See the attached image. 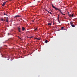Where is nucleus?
I'll return each instance as SVG.
<instances>
[{
  "label": "nucleus",
  "instance_id": "obj_1",
  "mask_svg": "<svg viewBox=\"0 0 77 77\" xmlns=\"http://www.w3.org/2000/svg\"><path fill=\"white\" fill-rule=\"evenodd\" d=\"M68 15L69 16V17L70 18H71V17H74V14H69Z\"/></svg>",
  "mask_w": 77,
  "mask_h": 77
},
{
  "label": "nucleus",
  "instance_id": "obj_2",
  "mask_svg": "<svg viewBox=\"0 0 77 77\" xmlns=\"http://www.w3.org/2000/svg\"><path fill=\"white\" fill-rule=\"evenodd\" d=\"M52 7H53V8H54L55 9L56 11L57 10L58 8L55 7L53 5H52Z\"/></svg>",
  "mask_w": 77,
  "mask_h": 77
},
{
  "label": "nucleus",
  "instance_id": "obj_3",
  "mask_svg": "<svg viewBox=\"0 0 77 77\" xmlns=\"http://www.w3.org/2000/svg\"><path fill=\"white\" fill-rule=\"evenodd\" d=\"M21 17L20 16V15H17L16 16H15L14 17V18H17V17Z\"/></svg>",
  "mask_w": 77,
  "mask_h": 77
},
{
  "label": "nucleus",
  "instance_id": "obj_4",
  "mask_svg": "<svg viewBox=\"0 0 77 77\" xmlns=\"http://www.w3.org/2000/svg\"><path fill=\"white\" fill-rule=\"evenodd\" d=\"M57 10H58V11H59L60 12L61 14H63V13H62V12L61 11V10H60V9L58 8V9H57Z\"/></svg>",
  "mask_w": 77,
  "mask_h": 77
},
{
  "label": "nucleus",
  "instance_id": "obj_5",
  "mask_svg": "<svg viewBox=\"0 0 77 77\" xmlns=\"http://www.w3.org/2000/svg\"><path fill=\"white\" fill-rule=\"evenodd\" d=\"M7 2H4L3 4H2V6L3 7L5 6V4H6V3Z\"/></svg>",
  "mask_w": 77,
  "mask_h": 77
},
{
  "label": "nucleus",
  "instance_id": "obj_6",
  "mask_svg": "<svg viewBox=\"0 0 77 77\" xmlns=\"http://www.w3.org/2000/svg\"><path fill=\"white\" fill-rule=\"evenodd\" d=\"M18 30L19 32H21V31H20V29H21V28L19 27H18Z\"/></svg>",
  "mask_w": 77,
  "mask_h": 77
},
{
  "label": "nucleus",
  "instance_id": "obj_7",
  "mask_svg": "<svg viewBox=\"0 0 77 77\" xmlns=\"http://www.w3.org/2000/svg\"><path fill=\"white\" fill-rule=\"evenodd\" d=\"M22 30L23 31H24V30H25V28L24 27H22Z\"/></svg>",
  "mask_w": 77,
  "mask_h": 77
},
{
  "label": "nucleus",
  "instance_id": "obj_8",
  "mask_svg": "<svg viewBox=\"0 0 77 77\" xmlns=\"http://www.w3.org/2000/svg\"><path fill=\"white\" fill-rule=\"evenodd\" d=\"M47 42H48V41L47 40H46L45 42V43H46V44H47Z\"/></svg>",
  "mask_w": 77,
  "mask_h": 77
},
{
  "label": "nucleus",
  "instance_id": "obj_9",
  "mask_svg": "<svg viewBox=\"0 0 77 77\" xmlns=\"http://www.w3.org/2000/svg\"><path fill=\"white\" fill-rule=\"evenodd\" d=\"M48 26H51V23H48Z\"/></svg>",
  "mask_w": 77,
  "mask_h": 77
},
{
  "label": "nucleus",
  "instance_id": "obj_10",
  "mask_svg": "<svg viewBox=\"0 0 77 77\" xmlns=\"http://www.w3.org/2000/svg\"><path fill=\"white\" fill-rule=\"evenodd\" d=\"M37 40H41V38H37Z\"/></svg>",
  "mask_w": 77,
  "mask_h": 77
},
{
  "label": "nucleus",
  "instance_id": "obj_11",
  "mask_svg": "<svg viewBox=\"0 0 77 77\" xmlns=\"http://www.w3.org/2000/svg\"><path fill=\"white\" fill-rule=\"evenodd\" d=\"M71 26L72 27H75V25H74L72 24Z\"/></svg>",
  "mask_w": 77,
  "mask_h": 77
},
{
  "label": "nucleus",
  "instance_id": "obj_12",
  "mask_svg": "<svg viewBox=\"0 0 77 77\" xmlns=\"http://www.w3.org/2000/svg\"><path fill=\"white\" fill-rule=\"evenodd\" d=\"M48 12V13L49 14H50L51 15H52V14H53V13H51V12H50V11L49 12Z\"/></svg>",
  "mask_w": 77,
  "mask_h": 77
},
{
  "label": "nucleus",
  "instance_id": "obj_13",
  "mask_svg": "<svg viewBox=\"0 0 77 77\" xmlns=\"http://www.w3.org/2000/svg\"><path fill=\"white\" fill-rule=\"evenodd\" d=\"M8 18L7 17V19H6V22H7V23H8Z\"/></svg>",
  "mask_w": 77,
  "mask_h": 77
},
{
  "label": "nucleus",
  "instance_id": "obj_14",
  "mask_svg": "<svg viewBox=\"0 0 77 77\" xmlns=\"http://www.w3.org/2000/svg\"><path fill=\"white\" fill-rule=\"evenodd\" d=\"M72 24H73V23H72V22H70V24L71 25H72Z\"/></svg>",
  "mask_w": 77,
  "mask_h": 77
},
{
  "label": "nucleus",
  "instance_id": "obj_15",
  "mask_svg": "<svg viewBox=\"0 0 77 77\" xmlns=\"http://www.w3.org/2000/svg\"><path fill=\"white\" fill-rule=\"evenodd\" d=\"M37 29L38 28H37L35 29H34V31H36V30H37Z\"/></svg>",
  "mask_w": 77,
  "mask_h": 77
},
{
  "label": "nucleus",
  "instance_id": "obj_16",
  "mask_svg": "<svg viewBox=\"0 0 77 77\" xmlns=\"http://www.w3.org/2000/svg\"><path fill=\"white\" fill-rule=\"evenodd\" d=\"M4 15H6L7 16H8V15H7L6 14L4 13Z\"/></svg>",
  "mask_w": 77,
  "mask_h": 77
},
{
  "label": "nucleus",
  "instance_id": "obj_17",
  "mask_svg": "<svg viewBox=\"0 0 77 77\" xmlns=\"http://www.w3.org/2000/svg\"><path fill=\"white\" fill-rule=\"evenodd\" d=\"M59 18V14L58 15V18Z\"/></svg>",
  "mask_w": 77,
  "mask_h": 77
},
{
  "label": "nucleus",
  "instance_id": "obj_18",
  "mask_svg": "<svg viewBox=\"0 0 77 77\" xmlns=\"http://www.w3.org/2000/svg\"><path fill=\"white\" fill-rule=\"evenodd\" d=\"M61 29H64V27H62L61 28Z\"/></svg>",
  "mask_w": 77,
  "mask_h": 77
},
{
  "label": "nucleus",
  "instance_id": "obj_19",
  "mask_svg": "<svg viewBox=\"0 0 77 77\" xmlns=\"http://www.w3.org/2000/svg\"><path fill=\"white\" fill-rule=\"evenodd\" d=\"M58 21H60L59 20V18H58Z\"/></svg>",
  "mask_w": 77,
  "mask_h": 77
},
{
  "label": "nucleus",
  "instance_id": "obj_20",
  "mask_svg": "<svg viewBox=\"0 0 77 77\" xmlns=\"http://www.w3.org/2000/svg\"><path fill=\"white\" fill-rule=\"evenodd\" d=\"M34 39H37V38H34Z\"/></svg>",
  "mask_w": 77,
  "mask_h": 77
},
{
  "label": "nucleus",
  "instance_id": "obj_21",
  "mask_svg": "<svg viewBox=\"0 0 77 77\" xmlns=\"http://www.w3.org/2000/svg\"><path fill=\"white\" fill-rule=\"evenodd\" d=\"M46 12H48H48H49V11H48V10H47L46 11Z\"/></svg>",
  "mask_w": 77,
  "mask_h": 77
},
{
  "label": "nucleus",
  "instance_id": "obj_22",
  "mask_svg": "<svg viewBox=\"0 0 77 77\" xmlns=\"http://www.w3.org/2000/svg\"><path fill=\"white\" fill-rule=\"evenodd\" d=\"M4 20L3 19H1V21H3Z\"/></svg>",
  "mask_w": 77,
  "mask_h": 77
},
{
  "label": "nucleus",
  "instance_id": "obj_23",
  "mask_svg": "<svg viewBox=\"0 0 77 77\" xmlns=\"http://www.w3.org/2000/svg\"><path fill=\"white\" fill-rule=\"evenodd\" d=\"M62 15H65V14H62Z\"/></svg>",
  "mask_w": 77,
  "mask_h": 77
},
{
  "label": "nucleus",
  "instance_id": "obj_24",
  "mask_svg": "<svg viewBox=\"0 0 77 77\" xmlns=\"http://www.w3.org/2000/svg\"><path fill=\"white\" fill-rule=\"evenodd\" d=\"M58 22H59V23H60V20H59Z\"/></svg>",
  "mask_w": 77,
  "mask_h": 77
},
{
  "label": "nucleus",
  "instance_id": "obj_25",
  "mask_svg": "<svg viewBox=\"0 0 77 77\" xmlns=\"http://www.w3.org/2000/svg\"><path fill=\"white\" fill-rule=\"evenodd\" d=\"M9 35H10V34H9V33H8V35L9 36Z\"/></svg>",
  "mask_w": 77,
  "mask_h": 77
},
{
  "label": "nucleus",
  "instance_id": "obj_26",
  "mask_svg": "<svg viewBox=\"0 0 77 77\" xmlns=\"http://www.w3.org/2000/svg\"><path fill=\"white\" fill-rule=\"evenodd\" d=\"M45 11H47V9H45Z\"/></svg>",
  "mask_w": 77,
  "mask_h": 77
},
{
  "label": "nucleus",
  "instance_id": "obj_27",
  "mask_svg": "<svg viewBox=\"0 0 77 77\" xmlns=\"http://www.w3.org/2000/svg\"><path fill=\"white\" fill-rule=\"evenodd\" d=\"M34 21H34V20H32V22H34Z\"/></svg>",
  "mask_w": 77,
  "mask_h": 77
},
{
  "label": "nucleus",
  "instance_id": "obj_28",
  "mask_svg": "<svg viewBox=\"0 0 77 77\" xmlns=\"http://www.w3.org/2000/svg\"><path fill=\"white\" fill-rule=\"evenodd\" d=\"M30 38H33V37H30Z\"/></svg>",
  "mask_w": 77,
  "mask_h": 77
},
{
  "label": "nucleus",
  "instance_id": "obj_29",
  "mask_svg": "<svg viewBox=\"0 0 77 77\" xmlns=\"http://www.w3.org/2000/svg\"><path fill=\"white\" fill-rule=\"evenodd\" d=\"M3 21H5V20H4Z\"/></svg>",
  "mask_w": 77,
  "mask_h": 77
},
{
  "label": "nucleus",
  "instance_id": "obj_30",
  "mask_svg": "<svg viewBox=\"0 0 77 77\" xmlns=\"http://www.w3.org/2000/svg\"><path fill=\"white\" fill-rule=\"evenodd\" d=\"M7 60H9V59H7Z\"/></svg>",
  "mask_w": 77,
  "mask_h": 77
},
{
  "label": "nucleus",
  "instance_id": "obj_31",
  "mask_svg": "<svg viewBox=\"0 0 77 77\" xmlns=\"http://www.w3.org/2000/svg\"><path fill=\"white\" fill-rule=\"evenodd\" d=\"M53 25H54V23L53 24Z\"/></svg>",
  "mask_w": 77,
  "mask_h": 77
},
{
  "label": "nucleus",
  "instance_id": "obj_32",
  "mask_svg": "<svg viewBox=\"0 0 77 77\" xmlns=\"http://www.w3.org/2000/svg\"><path fill=\"white\" fill-rule=\"evenodd\" d=\"M10 1H12V0H10Z\"/></svg>",
  "mask_w": 77,
  "mask_h": 77
},
{
  "label": "nucleus",
  "instance_id": "obj_33",
  "mask_svg": "<svg viewBox=\"0 0 77 77\" xmlns=\"http://www.w3.org/2000/svg\"><path fill=\"white\" fill-rule=\"evenodd\" d=\"M3 56H2V57Z\"/></svg>",
  "mask_w": 77,
  "mask_h": 77
}]
</instances>
